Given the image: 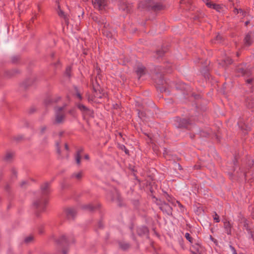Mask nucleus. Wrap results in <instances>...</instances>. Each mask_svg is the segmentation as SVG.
I'll return each instance as SVG.
<instances>
[{"label":"nucleus","mask_w":254,"mask_h":254,"mask_svg":"<svg viewBox=\"0 0 254 254\" xmlns=\"http://www.w3.org/2000/svg\"><path fill=\"white\" fill-rule=\"evenodd\" d=\"M50 184L45 182L41 186V193L33 202V206L36 209V215L39 217L41 212H44L48 201V195L50 192Z\"/></svg>","instance_id":"f257e3e1"},{"label":"nucleus","mask_w":254,"mask_h":254,"mask_svg":"<svg viewBox=\"0 0 254 254\" xmlns=\"http://www.w3.org/2000/svg\"><path fill=\"white\" fill-rule=\"evenodd\" d=\"M238 76H245L246 83L249 85H253L254 78L252 76V67L247 64L239 65L236 69Z\"/></svg>","instance_id":"f03ea898"},{"label":"nucleus","mask_w":254,"mask_h":254,"mask_svg":"<svg viewBox=\"0 0 254 254\" xmlns=\"http://www.w3.org/2000/svg\"><path fill=\"white\" fill-rule=\"evenodd\" d=\"M64 107L55 108V118L54 124H60L64 122L65 114L64 111Z\"/></svg>","instance_id":"7ed1b4c3"},{"label":"nucleus","mask_w":254,"mask_h":254,"mask_svg":"<svg viewBox=\"0 0 254 254\" xmlns=\"http://www.w3.org/2000/svg\"><path fill=\"white\" fill-rule=\"evenodd\" d=\"M174 125L178 128H189L190 126L192 124L190 120L181 119L179 117H176L174 119Z\"/></svg>","instance_id":"20e7f679"},{"label":"nucleus","mask_w":254,"mask_h":254,"mask_svg":"<svg viewBox=\"0 0 254 254\" xmlns=\"http://www.w3.org/2000/svg\"><path fill=\"white\" fill-rule=\"evenodd\" d=\"M57 242L62 247V254H67V249L66 247L69 245V240L66 236L65 235L61 236Z\"/></svg>","instance_id":"39448f33"},{"label":"nucleus","mask_w":254,"mask_h":254,"mask_svg":"<svg viewBox=\"0 0 254 254\" xmlns=\"http://www.w3.org/2000/svg\"><path fill=\"white\" fill-rule=\"evenodd\" d=\"M94 7L100 11H104L107 6V0H92Z\"/></svg>","instance_id":"423d86ee"},{"label":"nucleus","mask_w":254,"mask_h":254,"mask_svg":"<svg viewBox=\"0 0 254 254\" xmlns=\"http://www.w3.org/2000/svg\"><path fill=\"white\" fill-rule=\"evenodd\" d=\"M76 106L83 114L93 117V112L83 104L80 103H77Z\"/></svg>","instance_id":"0eeeda50"},{"label":"nucleus","mask_w":254,"mask_h":254,"mask_svg":"<svg viewBox=\"0 0 254 254\" xmlns=\"http://www.w3.org/2000/svg\"><path fill=\"white\" fill-rule=\"evenodd\" d=\"M64 213L67 219H73L76 214V210L73 207H68L64 210Z\"/></svg>","instance_id":"6e6552de"},{"label":"nucleus","mask_w":254,"mask_h":254,"mask_svg":"<svg viewBox=\"0 0 254 254\" xmlns=\"http://www.w3.org/2000/svg\"><path fill=\"white\" fill-rule=\"evenodd\" d=\"M152 4V0H146L140 1L138 4V8L140 10H151V6Z\"/></svg>","instance_id":"1a4fd4ad"},{"label":"nucleus","mask_w":254,"mask_h":254,"mask_svg":"<svg viewBox=\"0 0 254 254\" xmlns=\"http://www.w3.org/2000/svg\"><path fill=\"white\" fill-rule=\"evenodd\" d=\"M160 209L164 213H166L168 215H172V208L167 203H162L160 206Z\"/></svg>","instance_id":"9d476101"},{"label":"nucleus","mask_w":254,"mask_h":254,"mask_svg":"<svg viewBox=\"0 0 254 254\" xmlns=\"http://www.w3.org/2000/svg\"><path fill=\"white\" fill-rule=\"evenodd\" d=\"M120 8L127 13L130 12L132 9V5L126 2H124L121 3Z\"/></svg>","instance_id":"9b49d317"},{"label":"nucleus","mask_w":254,"mask_h":254,"mask_svg":"<svg viewBox=\"0 0 254 254\" xmlns=\"http://www.w3.org/2000/svg\"><path fill=\"white\" fill-rule=\"evenodd\" d=\"M156 83L159 85H162V87L161 88V90L162 91H164L165 92H167V88L166 86H163L164 84H168L167 81L164 79L163 77H161L158 79H156L155 81Z\"/></svg>","instance_id":"f8f14e48"},{"label":"nucleus","mask_w":254,"mask_h":254,"mask_svg":"<svg viewBox=\"0 0 254 254\" xmlns=\"http://www.w3.org/2000/svg\"><path fill=\"white\" fill-rule=\"evenodd\" d=\"M135 72L140 78L145 73V68L142 64H138L136 68Z\"/></svg>","instance_id":"ddd939ff"},{"label":"nucleus","mask_w":254,"mask_h":254,"mask_svg":"<svg viewBox=\"0 0 254 254\" xmlns=\"http://www.w3.org/2000/svg\"><path fill=\"white\" fill-rule=\"evenodd\" d=\"M223 223H224V228L225 232L228 235H231V229L232 227V225L231 224L230 222L226 219L224 221Z\"/></svg>","instance_id":"4468645a"},{"label":"nucleus","mask_w":254,"mask_h":254,"mask_svg":"<svg viewBox=\"0 0 254 254\" xmlns=\"http://www.w3.org/2000/svg\"><path fill=\"white\" fill-rule=\"evenodd\" d=\"M253 42V38L251 33H248L244 39V43L245 46H250Z\"/></svg>","instance_id":"2eb2a0df"},{"label":"nucleus","mask_w":254,"mask_h":254,"mask_svg":"<svg viewBox=\"0 0 254 254\" xmlns=\"http://www.w3.org/2000/svg\"><path fill=\"white\" fill-rule=\"evenodd\" d=\"M99 207V204H97L94 205L92 203L84 205L82 206V208L88 210L90 211H94L95 209H97Z\"/></svg>","instance_id":"dca6fc26"},{"label":"nucleus","mask_w":254,"mask_h":254,"mask_svg":"<svg viewBox=\"0 0 254 254\" xmlns=\"http://www.w3.org/2000/svg\"><path fill=\"white\" fill-rule=\"evenodd\" d=\"M232 63V60L229 57H225L219 64L222 67H225Z\"/></svg>","instance_id":"f3484780"},{"label":"nucleus","mask_w":254,"mask_h":254,"mask_svg":"<svg viewBox=\"0 0 254 254\" xmlns=\"http://www.w3.org/2000/svg\"><path fill=\"white\" fill-rule=\"evenodd\" d=\"M164 6L161 3H155L152 1V4L151 6V10L154 11H158L163 9Z\"/></svg>","instance_id":"a211bd4d"},{"label":"nucleus","mask_w":254,"mask_h":254,"mask_svg":"<svg viewBox=\"0 0 254 254\" xmlns=\"http://www.w3.org/2000/svg\"><path fill=\"white\" fill-rule=\"evenodd\" d=\"M94 96L96 97V98L101 99L103 97L106 96L105 93L102 92L100 90L96 89L93 88Z\"/></svg>","instance_id":"6ab92c4d"},{"label":"nucleus","mask_w":254,"mask_h":254,"mask_svg":"<svg viewBox=\"0 0 254 254\" xmlns=\"http://www.w3.org/2000/svg\"><path fill=\"white\" fill-rule=\"evenodd\" d=\"M242 222H243L244 223V225H243L244 229H246L248 231V232L251 234V237H253V234L249 227V225H248L247 220L246 219L244 218V219H242Z\"/></svg>","instance_id":"aec40b11"},{"label":"nucleus","mask_w":254,"mask_h":254,"mask_svg":"<svg viewBox=\"0 0 254 254\" xmlns=\"http://www.w3.org/2000/svg\"><path fill=\"white\" fill-rule=\"evenodd\" d=\"M14 155V153L12 152H7L4 157V160L7 162L11 161L13 158Z\"/></svg>","instance_id":"412c9836"},{"label":"nucleus","mask_w":254,"mask_h":254,"mask_svg":"<svg viewBox=\"0 0 254 254\" xmlns=\"http://www.w3.org/2000/svg\"><path fill=\"white\" fill-rule=\"evenodd\" d=\"M82 151L83 150L82 149L78 150L77 151L76 154L75 156L76 162L78 165H79L80 163V159H81L80 154L82 152Z\"/></svg>","instance_id":"4be33fe9"},{"label":"nucleus","mask_w":254,"mask_h":254,"mask_svg":"<svg viewBox=\"0 0 254 254\" xmlns=\"http://www.w3.org/2000/svg\"><path fill=\"white\" fill-rule=\"evenodd\" d=\"M82 176H83V173L81 171H80L79 172L73 174L71 175V178L72 179H75L77 180H79L81 179V178L82 177Z\"/></svg>","instance_id":"5701e85b"},{"label":"nucleus","mask_w":254,"mask_h":254,"mask_svg":"<svg viewBox=\"0 0 254 254\" xmlns=\"http://www.w3.org/2000/svg\"><path fill=\"white\" fill-rule=\"evenodd\" d=\"M114 192H115V195L114 196L111 195V199L112 200H117L120 201V195L119 192L116 190H115Z\"/></svg>","instance_id":"b1692460"},{"label":"nucleus","mask_w":254,"mask_h":254,"mask_svg":"<svg viewBox=\"0 0 254 254\" xmlns=\"http://www.w3.org/2000/svg\"><path fill=\"white\" fill-rule=\"evenodd\" d=\"M119 246L123 250H127L130 247V245L128 243L125 242H120Z\"/></svg>","instance_id":"393cba45"},{"label":"nucleus","mask_w":254,"mask_h":254,"mask_svg":"<svg viewBox=\"0 0 254 254\" xmlns=\"http://www.w3.org/2000/svg\"><path fill=\"white\" fill-rule=\"evenodd\" d=\"M86 97L89 102H97L96 97L94 96V93L92 95H90L89 93L86 94Z\"/></svg>","instance_id":"a878e982"},{"label":"nucleus","mask_w":254,"mask_h":254,"mask_svg":"<svg viewBox=\"0 0 254 254\" xmlns=\"http://www.w3.org/2000/svg\"><path fill=\"white\" fill-rule=\"evenodd\" d=\"M180 85L182 86L181 89L185 90L187 92H188L190 90V86L188 85H187L183 82H181Z\"/></svg>","instance_id":"bb28decb"},{"label":"nucleus","mask_w":254,"mask_h":254,"mask_svg":"<svg viewBox=\"0 0 254 254\" xmlns=\"http://www.w3.org/2000/svg\"><path fill=\"white\" fill-rule=\"evenodd\" d=\"M33 241V237L32 236H29L26 237L24 239V242L26 244L31 243Z\"/></svg>","instance_id":"cd10ccee"},{"label":"nucleus","mask_w":254,"mask_h":254,"mask_svg":"<svg viewBox=\"0 0 254 254\" xmlns=\"http://www.w3.org/2000/svg\"><path fill=\"white\" fill-rule=\"evenodd\" d=\"M138 117L142 120H144V117H146V113L140 110H138Z\"/></svg>","instance_id":"c85d7f7f"},{"label":"nucleus","mask_w":254,"mask_h":254,"mask_svg":"<svg viewBox=\"0 0 254 254\" xmlns=\"http://www.w3.org/2000/svg\"><path fill=\"white\" fill-rule=\"evenodd\" d=\"M185 236L187 240H188L190 243H192L193 239L189 233H186Z\"/></svg>","instance_id":"c756f323"},{"label":"nucleus","mask_w":254,"mask_h":254,"mask_svg":"<svg viewBox=\"0 0 254 254\" xmlns=\"http://www.w3.org/2000/svg\"><path fill=\"white\" fill-rule=\"evenodd\" d=\"M222 39V37L220 35H217L215 39L213 40V42L216 43L217 42L218 43L219 42H221V41Z\"/></svg>","instance_id":"7c9ffc66"},{"label":"nucleus","mask_w":254,"mask_h":254,"mask_svg":"<svg viewBox=\"0 0 254 254\" xmlns=\"http://www.w3.org/2000/svg\"><path fill=\"white\" fill-rule=\"evenodd\" d=\"M58 14L61 17L64 18V20L66 21V17L63 10L60 9L58 11Z\"/></svg>","instance_id":"2f4dec72"},{"label":"nucleus","mask_w":254,"mask_h":254,"mask_svg":"<svg viewBox=\"0 0 254 254\" xmlns=\"http://www.w3.org/2000/svg\"><path fill=\"white\" fill-rule=\"evenodd\" d=\"M222 7L220 5L214 3V7H213V9L216 10L217 11H220Z\"/></svg>","instance_id":"473e14b6"},{"label":"nucleus","mask_w":254,"mask_h":254,"mask_svg":"<svg viewBox=\"0 0 254 254\" xmlns=\"http://www.w3.org/2000/svg\"><path fill=\"white\" fill-rule=\"evenodd\" d=\"M213 217L214 220L216 222H220L219 217L216 212H214V215H213Z\"/></svg>","instance_id":"72a5a7b5"},{"label":"nucleus","mask_w":254,"mask_h":254,"mask_svg":"<svg viewBox=\"0 0 254 254\" xmlns=\"http://www.w3.org/2000/svg\"><path fill=\"white\" fill-rule=\"evenodd\" d=\"M75 90L76 91L75 95L76 97L80 100H81L82 99V96L80 93V92L78 91L77 88L76 87L75 88Z\"/></svg>","instance_id":"f704fd0d"},{"label":"nucleus","mask_w":254,"mask_h":254,"mask_svg":"<svg viewBox=\"0 0 254 254\" xmlns=\"http://www.w3.org/2000/svg\"><path fill=\"white\" fill-rule=\"evenodd\" d=\"M70 72H71V67L70 66L67 67L66 68V70H65V75L66 76H67L68 77H69L70 75Z\"/></svg>","instance_id":"c9c22d12"},{"label":"nucleus","mask_w":254,"mask_h":254,"mask_svg":"<svg viewBox=\"0 0 254 254\" xmlns=\"http://www.w3.org/2000/svg\"><path fill=\"white\" fill-rule=\"evenodd\" d=\"M164 53L165 52L163 50H159L156 51V54L158 58L162 57L164 55Z\"/></svg>","instance_id":"e433bc0d"},{"label":"nucleus","mask_w":254,"mask_h":254,"mask_svg":"<svg viewBox=\"0 0 254 254\" xmlns=\"http://www.w3.org/2000/svg\"><path fill=\"white\" fill-rule=\"evenodd\" d=\"M192 248L196 251V252H199L200 246L198 244H195L192 246Z\"/></svg>","instance_id":"4c0bfd02"},{"label":"nucleus","mask_w":254,"mask_h":254,"mask_svg":"<svg viewBox=\"0 0 254 254\" xmlns=\"http://www.w3.org/2000/svg\"><path fill=\"white\" fill-rule=\"evenodd\" d=\"M206 6L211 9H213V7H214V3L211 1H207L206 2Z\"/></svg>","instance_id":"58836bf2"},{"label":"nucleus","mask_w":254,"mask_h":254,"mask_svg":"<svg viewBox=\"0 0 254 254\" xmlns=\"http://www.w3.org/2000/svg\"><path fill=\"white\" fill-rule=\"evenodd\" d=\"M246 103H247V105L248 107L249 108H253V106H254V102L253 101L251 103H250V102H249V99H247Z\"/></svg>","instance_id":"ea45409f"},{"label":"nucleus","mask_w":254,"mask_h":254,"mask_svg":"<svg viewBox=\"0 0 254 254\" xmlns=\"http://www.w3.org/2000/svg\"><path fill=\"white\" fill-rule=\"evenodd\" d=\"M103 33L108 38H111L112 37V34L109 32L106 31L105 30H103Z\"/></svg>","instance_id":"a19ab883"},{"label":"nucleus","mask_w":254,"mask_h":254,"mask_svg":"<svg viewBox=\"0 0 254 254\" xmlns=\"http://www.w3.org/2000/svg\"><path fill=\"white\" fill-rule=\"evenodd\" d=\"M234 13L235 14H236L239 13H243V10L242 9H238L237 8H235L234 9Z\"/></svg>","instance_id":"79ce46f5"},{"label":"nucleus","mask_w":254,"mask_h":254,"mask_svg":"<svg viewBox=\"0 0 254 254\" xmlns=\"http://www.w3.org/2000/svg\"><path fill=\"white\" fill-rule=\"evenodd\" d=\"M11 174H12V178L16 177V171L15 169L12 168L11 169Z\"/></svg>","instance_id":"37998d69"},{"label":"nucleus","mask_w":254,"mask_h":254,"mask_svg":"<svg viewBox=\"0 0 254 254\" xmlns=\"http://www.w3.org/2000/svg\"><path fill=\"white\" fill-rule=\"evenodd\" d=\"M254 164V161L253 160H251V161H249V162L248 163V169L249 168H251L252 167V166Z\"/></svg>","instance_id":"c03bdc74"},{"label":"nucleus","mask_w":254,"mask_h":254,"mask_svg":"<svg viewBox=\"0 0 254 254\" xmlns=\"http://www.w3.org/2000/svg\"><path fill=\"white\" fill-rule=\"evenodd\" d=\"M56 147H57V152L58 153V154H61V151H60V144H59V142H57L56 143Z\"/></svg>","instance_id":"a18cd8bd"},{"label":"nucleus","mask_w":254,"mask_h":254,"mask_svg":"<svg viewBox=\"0 0 254 254\" xmlns=\"http://www.w3.org/2000/svg\"><path fill=\"white\" fill-rule=\"evenodd\" d=\"M47 127L46 126H43L41 127L40 132L41 133H44L46 130Z\"/></svg>","instance_id":"49530a36"},{"label":"nucleus","mask_w":254,"mask_h":254,"mask_svg":"<svg viewBox=\"0 0 254 254\" xmlns=\"http://www.w3.org/2000/svg\"><path fill=\"white\" fill-rule=\"evenodd\" d=\"M242 170V171L243 172V176L245 177V178L246 179H247V172L244 170L243 168H241V169Z\"/></svg>","instance_id":"de8ad7c7"},{"label":"nucleus","mask_w":254,"mask_h":254,"mask_svg":"<svg viewBox=\"0 0 254 254\" xmlns=\"http://www.w3.org/2000/svg\"><path fill=\"white\" fill-rule=\"evenodd\" d=\"M140 229H142L143 233H144V234L147 233L148 231L147 228L146 227H143Z\"/></svg>","instance_id":"09e8293b"},{"label":"nucleus","mask_w":254,"mask_h":254,"mask_svg":"<svg viewBox=\"0 0 254 254\" xmlns=\"http://www.w3.org/2000/svg\"><path fill=\"white\" fill-rule=\"evenodd\" d=\"M230 249H231V250L233 252L232 254H237L236 251L235 250V248L233 247H232V246H230Z\"/></svg>","instance_id":"8fccbe9b"},{"label":"nucleus","mask_w":254,"mask_h":254,"mask_svg":"<svg viewBox=\"0 0 254 254\" xmlns=\"http://www.w3.org/2000/svg\"><path fill=\"white\" fill-rule=\"evenodd\" d=\"M54 65L57 68L60 67L61 66L60 62L58 61L56 63L54 64Z\"/></svg>","instance_id":"3c124183"},{"label":"nucleus","mask_w":254,"mask_h":254,"mask_svg":"<svg viewBox=\"0 0 254 254\" xmlns=\"http://www.w3.org/2000/svg\"><path fill=\"white\" fill-rule=\"evenodd\" d=\"M27 182L26 181H23L21 182L20 184V186L21 187H23L26 184H27Z\"/></svg>","instance_id":"603ef678"},{"label":"nucleus","mask_w":254,"mask_h":254,"mask_svg":"<svg viewBox=\"0 0 254 254\" xmlns=\"http://www.w3.org/2000/svg\"><path fill=\"white\" fill-rule=\"evenodd\" d=\"M18 57H13V58H12V62L15 63L17 61H18Z\"/></svg>","instance_id":"864d4df0"},{"label":"nucleus","mask_w":254,"mask_h":254,"mask_svg":"<svg viewBox=\"0 0 254 254\" xmlns=\"http://www.w3.org/2000/svg\"><path fill=\"white\" fill-rule=\"evenodd\" d=\"M53 99H47V100H46V103L47 104H50L51 102H53Z\"/></svg>","instance_id":"5fc2aeb1"},{"label":"nucleus","mask_w":254,"mask_h":254,"mask_svg":"<svg viewBox=\"0 0 254 254\" xmlns=\"http://www.w3.org/2000/svg\"><path fill=\"white\" fill-rule=\"evenodd\" d=\"M123 147L125 149V152L126 154H128L129 153L128 150H127L124 145H123Z\"/></svg>","instance_id":"6e6d98bb"},{"label":"nucleus","mask_w":254,"mask_h":254,"mask_svg":"<svg viewBox=\"0 0 254 254\" xmlns=\"http://www.w3.org/2000/svg\"><path fill=\"white\" fill-rule=\"evenodd\" d=\"M84 158L86 160H88L89 158V155H87V154H86L85 156H84Z\"/></svg>","instance_id":"4d7b16f0"},{"label":"nucleus","mask_w":254,"mask_h":254,"mask_svg":"<svg viewBox=\"0 0 254 254\" xmlns=\"http://www.w3.org/2000/svg\"><path fill=\"white\" fill-rule=\"evenodd\" d=\"M65 149L67 150H68L69 148H68V145L67 144H65Z\"/></svg>","instance_id":"13d9d810"},{"label":"nucleus","mask_w":254,"mask_h":254,"mask_svg":"<svg viewBox=\"0 0 254 254\" xmlns=\"http://www.w3.org/2000/svg\"><path fill=\"white\" fill-rule=\"evenodd\" d=\"M9 186L8 185H6V186H5V190H7V191H8V190H9Z\"/></svg>","instance_id":"bf43d9fd"},{"label":"nucleus","mask_w":254,"mask_h":254,"mask_svg":"<svg viewBox=\"0 0 254 254\" xmlns=\"http://www.w3.org/2000/svg\"><path fill=\"white\" fill-rule=\"evenodd\" d=\"M2 174L1 172H0V181L1 180V179L2 178Z\"/></svg>","instance_id":"052dcab7"},{"label":"nucleus","mask_w":254,"mask_h":254,"mask_svg":"<svg viewBox=\"0 0 254 254\" xmlns=\"http://www.w3.org/2000/svg\"><path fill=\"white\" fill-rule=\"evenodd\" d=\"M99 227L100 228L102 227V224H101V222H100V223H99Z\"/></svg>","instance_id":"680f3d73"},{"label":"nucleus","mask_w":254,"mask_h":254,"mask_svg":"<svg viewBox=\"0 0 254 254\" xmlns=\"http://www.w3.org/2000/svg\"><path fill=\"white\" fill-rule=\"evenodd\" d=\"M60 99H61V98H60V97H58V99H57V100H55L54 101H55V102H57V101H58L59 100H60Z\"/></svg>","instance_id":"e2e57ef3"},{"label":"nucleus","mask_w":254,"mask_h":254,"mask_svg":"<svg viewBox=\"0 0 254 254\" xmlns=\"http://www.w3.org/2000/svg\"><path fill=\"white\" fill-rule=\"evenodd\" d=\"M177 202L179 204V205L180 206V207H182V205L179 202L177 201Z\"/></svg>","instance_id":"0e129e2a"},{"label":"nucleus","mask_w":254,"mask_h":254,"mask_svg":"<svg viewBox=\"0 0 254 254\" xmlns=\"http://www.w3.org/2000/svg\"><path fill=\"white\" fill-rule=\"evenodd\" d=\"M203 0V1H204L205 3H206V2H207V1H209V0Z\"/></svg>","instance_id":"69168bd1"},{"label":"nucleus","mask_w":254,"mask_h":254,"mask_svg":"<svg viewBox=\"0 0 254 254\" xmlns=\"http://www.w3.org/2000/svg\"><path fill=\"white\" fill-rule=\"evenodd\" d=\"M39 233L42 234L43 233V231L41 230H39Z\"/></svg>","instance_id":"338daca9"},{"label":"nucleus","mask_w":254,"mask_h":254,"mask_svg":"<svg viewBox=\"0 0 254 254\" xmlns=\"http://www.w3.org/2000/svg\"><path fill=\"white\" fill-rule=\"evenodd\" d=\"M247 24H248V21H247V22H246V25H247Z\"/></svg>","instance_id":"774afa93"}]
</instances>
